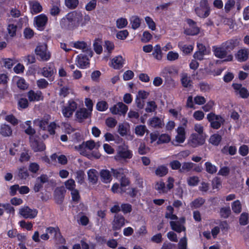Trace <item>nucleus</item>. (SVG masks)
Here are the masks:
<instances>
[{
  "label": "nucleus",
  "instance_id": "nucleus-58",
  "mask_svg": "<svg viewBox=\"0 0 249 249\" xmlns=\"http://www.w3.org/2000/svg\"><path fill=\"white\" fill-rule=\"evenodd\" d=\"M61 11L59 6L57 4H53L52 5L50 9V13L52 16H58Z\"/></svg>",
  "mask_w": 249,
  "mask_h": 249
},
{
  "label": "nucleus",
  "instance_id": "nucleus-19",
  "mask_svg": "<svg viewBox=\"0 0 249 249\" xmlns=\"http://www.w3.org/2000/svg\"><path fill=\"white\" fill-rule=\"evenodd\" d=\"M124 61L121 55H118L111 59L110 66L114 69L119 70L123 67Z\"/></svg>",
  "mask_w": 249,
  "mask_h": 249
},
{
  "label": "nucleus",
  "instance_id": "nucleus-29",
  "mask_svg": "<svg viewBox=\"0 0 249 249\" xmlns=\"http://www.w3.org/2000/svg\"><path fill=\"white\" fill-rule=\"evenodd\" d=\"M0 133L3 137H9L12 134V129L10 125L3 124L0 127Z\"/></svg>",
  "mask_w": 249,
  "mask_h": 249
},
{
  "label": "nucleus",
  "instance_id": "nucleus-28",
  "mask_svg": "<svg viewBox=\"0 0 249 249\" xmlns=\"http://www.w3.org/2000/svg\"><path fill=\"white\" fill-rule=\"evenodd\" d=\"M88 178L92 184H96L98 181L97 171L94 169H89L88 171Z\"/></svg>",
  "mask_w": 249,
  "mask_h": 249
},
{
  "label": "nucleus",
  "instance_id": "nucleus-39",
  "mask_svg": "<svg viewBox=\"0 0 249 249\" xmlns=\"http://www.w3.org/2000/svg\"><path fill=\"white\" fill-rule=\"evenodd\" d=\"M231 209L233 213L239 214L242 211V205L239 200H236L231 203Z\"/></svg>",
  "mask_w": 249,
  "mask_h": 249
},
{
  "label": "nucleus",
  "instance_id": "nucleus-17",
  "mask_svg": "<svg viewBox=\"0 0 249 249\" xmlns=\"http://www.w3.org/2000/svg\"><path fill=\"white\" fill-rule=\"evenodd\" d=\"M91 112L87 110V108L83 107L77 110L75 113V117L79 123H82L85 119L90 117Z\"/></svg>",
  "mask_w": 249,
  "mask_h": 249
},
{
  "label": "nucleus",
  "instance_id": "nucleus-30",
  "mask_svg": "<svg viewBox=\"0 0 249 249\" xmlns=\"http://www.w3.org/2000/svg\"><path fill=\"white\" fill-rule=\"evenodd\" d=\"M170 225L171 229L178 233H180L186 230L185 227L181 225L178 221H171L170 222Z\"/></svg>",
  "mask_w": 249,
  "mask_h": 249
},
{
  "label": "nucleus",
  "instance_id": "nucleus-25",
  "mask_svg": "<svg viewBox=\"0 0 249 249\" xmlns=\"http://www.w3.org/2000/svg\"><path fill=\"white\" fill-rule=\"evenodd\" d=\"M73 47L76 49H83L84 51L86 52L87 54L90 57H92L93 52L90 49L87 48V44L84 41H77L73 44Z\"/></svg>",
  "mask_w": 249,
  "mask_h": 249
},
{
  "label": "nucleus",
  "instance_id": "nucleus-18",
  "mask_svg": "<svg viewBox=\"0 0 249 249\" xmlns=\"http://www.w3.org/2000/svg\"><path fill=\"white\" fill-rule=\"evenodd\" d=\"M27 97L30 102H38L43 99V96L40 90L35 91L33 90H30L27 92Z\"/></svg>",
  "mask_w": 249,
  "mask_h": 249
},
{
  "label": "nucleus",
  "instance_id": "nucleus-64",
  "mask_svg": "<svg viewBox=\"0 0 249 249\" xmlns=\"http://www.w3.org/2000/svg\"><path fill=\"white\" fill-rule=\"evenodd\" d=\"M17 26L14 24H10L8 26L7 31L9 35L11 37H14L16 35Z\"/></svg>",
  "mask_w": 249,
  "mask_h": 249
},
{
  "label": "nucleus",
  "instance_id": "nucleus-13",
  "mask_svg": "<svg viewBox=\"0 0 249 249\" xmlns=\"http://www.w3.org/2000/svg\"><path fill=\"white\" fill-rule=\"evenodd\" d=\"M186 22L189 27L184 30L185 34L188 36H195L199 34L200 29L197 26L196 22L191 18H187Z\"/></svg>",
  "mask_w": 249,
  "mask_h": 249
},
{
  "label": "nucleus",
  "instance_id": "nucleus-51",
  "mask_svg": "<svg viewBox=\"0 0 249 249\" xmlns=\"http://www.w3.org/2000/svg\"><path fill=\"white\" fill-rule=\"evenodd\" d=\"M108 104L105 101H101L97 102L96 107V109L99 111H104L108 108Z\"/></svg>",
  "mask_w": 249,
  "mask_h": 249
},
{
  "label": "nucleus",
  "instance_id": "nucleus-22",
  "mask_svg": "<svg viewBox=\"0 0 249 249\" xmlns=\"http://www.w3.org/2000/svg\"><path fill=\"white\" fill-rule=\"evenodd\" d=\"M107 169H102L100 172L101 180L104 183H110L112 180V175Z\"/></svg>",
  "mask_w": 249,
  "mask_h": 249
},
{
  "label": "nucleus",
  "instance_id": "nucleus-7",
  "mask_svg": "<svg viewBox=\"0 0 249 249\" xmlns=\"http://www.w3.org/2000/svg\"><path fill=\"white\" fill-rule=\"evenodd\" d=\"M35 53L42 61H47L51 58V53L48 51L47 46L46 44L38 45L35 49Z\"/></svg>",
  "mask_w": 249,
  "mask_h": 249
},
{
  "label": "nucleus",
  "instance_id": "nucleus-40",
  "mask_svg": "<svg viewBox=\"0 0 249 249\" xmlns=\"http://www.w3.org/2000/svg\"><path fill=\"white\" fill-rule=\"evenodd\" d=\"M149 124L154 128H161L162 125L161 120L158 117L152 118L149 121Z\"/></svg>",
  "mask_w": 249,
  "mask_h": 249
},
{
  "label": "nucleus",
  "instance_id": "nucleus-15",
  "mask_svg": "<svg viewBox=\"0 0 249 249\" xmlns=\"http://www.w3.org/2000/svg\"><path fill=\"white\" fill-rule=\"evenodd\" d=\"M125 221V219L123 215L121 214H115L112 222V230L115 231L121 230L124 226Z\"/></svg>",
  "mask_w": 249,
  "mask_h": 249
},
{
  "label": "nucleus",
  "instance_id": "nucleus-33",
  "mask_svg": "<svg viewBox=\"0 0 249 249\" xmlns=\"http://www.w3.org/2000/svg\"><path fill=\"white\" fill-rule=\"evenodd\" d=\"M153 57L158 60H161L162 58V53L160 44H157L154 47V50L152 53Z\"/></svg>",
  "mask_w": 249,
  "mask_h": 249
},
{
  "label": "nucleus",
  "instance_id": "nucleus-3",
  "mask_svg": "<svg viewBox=\"0 0 249 249\" xmlns=\"http://www.w3.org/2000/svg\"><path fill=\"white\" fill-rule=\"evenodd\" d=\"M196 15L200 18H205L210 14L211 8L208 3V0H201L199 6L195 9Z\"/></svg>",
  "mask_w": 249,
  "mask_h": 249
},
{
  "label": "nucleus",
  "instance_id": "nucleus-55",
  "mask_svg": "<svg viewBox=\"0 0 249 249\" xmlns=\"http://www.w3.org/2000/svg\"><path fill=\"white\" fill-rule=\"evenodd\" d=\"M85 176V174L83 171L79 170L77 171L75 178L77 182L80 184H83L84 182Z\"/></svg>",
  "mask_w": 249,
  "mask_h": 249
},
{
  "label": "nucleus",
  "instance_id": "nucleus-38",
  "mask_svg": "<svg viewBox=\"0 0 249 249\" xmlns=\"http://www.w3.org/2000/svg\"><path fill=\"white\" fill-rule=\"evenodd\" d=\"M205 170L207 173L213 174L217 171V167L213 164L211 162L207 161L205 163Z\"/></svg>",
  "mask_w": 249,
  "mask_h": 249
},
{
  "label": "nucleus",
  "instance_id": "nucleus-56",
  "mask_svg": "<svg viewBox=\"0 0 249 249\" xmlns=\"http://www.w3.org/2000/svg\"><path fill=\"white\" fill-rule=\"evenodd\" d=\"M94 50L97 54H100L102 53L103 48L100 44L99 39H96L93 43Z\"/></svg>",
  "mask_w": 249,
  "mask_h": 249
},
{
  "label": "nucleus",
  "instance_id": "nucleus-9",
  "mask_svg": "<svg viewBox=\"0 0 249 249\" xmlns=\"http://www.w3.org/2000/svg\"><path fill=\"white\" fill-rule=\"evenodd\" d=\"M205 142V137L203 135H199L197 133L192 134L188 140L189 145L193 148L201 146L204 144Z\"/></svg>",
  "mask_w": 249,
  "mask_h": 249
},
{
  "label": "nucleus",
  "instance_id": "nucleus-50",
  "mask_svg": "<svg viewBox=\"0 0 249 249\" xmlns=\"http://www.w3.org/2000/svg\"><path fill=\"white\" fill-rule=\"evenodd\" d=\"M155 189L160 193H167V189L164 182L160 181L156 183L155 185Z\"/></svg>",
  "mask_w": 249,
  "mask_h": 249
},
{
  "label": "nucleus",
  "instance_id": "nucleus-11",
  "mask_svg": "<svg viewBox=\"0 0 249 249\" xmlns=\"http://www.w3.org/2000/svg\"><path fill=\"white\" fill-rule=\"evenodd\" d=\"M19 213L24 218L33 219L38 213V211L36 209H31L29 206H24L19 209Z\"/></svg>",
  "mask_w": 249,
  "mask_h": 249
},
{
  "label": "nucleus",
  "instance_id": "nucleus-63",
  "mask_svg": "<svg viewBox=\"0 0 249 249\" xmlns=\"http://www.w3.org/2000/svg\"><path fill=\"white\" fill-rule=\"evenodd\" d=\"M5 119L14 126L18 124V120L13 114L6 115Z\"/></svg>",
  "mask_w": 249,
  "mask_h": 249
},
{
  "label": "nucleus",
  "instance_id": "nucleus-12",
  "mask_svg": "<svg viewBox=\"0 0 249 249\" xmlns=\"http://www.w3.org/2000/svg\"><path fill=\"white\" fill-rule=\"evenodd\" d=\"M128 107L123 102H118L110 108V111L112 114L125 115L128 111Z\"/></svg>",
  "mask_w": 249,
  "mask_h": 249
},
{
  "label": "nucleus",
  "instance_id": "nucleus-52",
  "mask_svg": "<svg viewBox=\"0 0 249 249\" xmlns=\"http://www.w3.org/2000/svg\"><path fill=\"white\" fill-rule=\"evenodd\" d=\"M119 156L124 159H130L132 157L133 154L131 150H121L119 152Z\"/></svg>",
  "mask_w": 249,
  "mask_h": 249
},
{
  "label": "nucleus",
  "instance_id": "nucleus-61",
  "mask_svg": "<svg viewBox=\"0 0 249 249\" xmlns=\"http://www.w3.org/2000/svg\"><path fill=\"white\" fill-rule=\"evenodd\" d=\"M188 184L191 186H197L199 182L198 177L197 176L190 177L187 180Z\"/></svg>",
  "mask_w": 249,
  "mask_h": 249
},
{
  "label": "nucleus",
  "instance_id": "nucleus-32",
  "mask_svg": "<svg viewBox=\"0 0 249 249\" xmlns=\"http://www.w3.org/2000/svg\"><path fill=\"white\" fill-rule=\"evenodd\" d=\"M222 139L221 135L215 133L210 136L209 142L214 146H218L221 142Z\"/></svg>",
  "mask_w": 249,
  "mask_h": 249
},
{
  "label": "nucleus",
  "instance_id": "nucleus-23",
  "mask_svg": "<svg viewBox=\"0 0 249 249\" xmlns=\"http://www.w3.org/2000/svg\"><path fill=\"white\" fill-rule=\"evenodd\" d=\"M249 52L247 49H241L239 50L235 56L238 61L245 62L248 59Z\"/></svg>",
  "mask_w": 249,
  "mask_h": 249
},
{
  "label": "nucleus",
  "instance_id": "nucleus-2",
  "mask_svg": "<svg viewBox=\"0 0 249 249\" xmlns=\"http://www.w3.org/2000/svg\"><path fill=\"white\" fill-rule=\"evenodd\" d=\"M240 41V39L235 36L223 42L219 46H213L214 55L218 58H224V62L233 61V55L231 52L239 46Z\"/></svg>",
  "mask_w": 249,
  "mask_h": 249
},
{
  "label": "nucleus",
  "instance_id": "nucleus-27",
  "mask_svg": "<svg viewBox=\"0 0 249 249\" xmlns=\"http://www.w3.org/2000/svg\"><path fill=\"white\" fill-rule=\"evenodd\" d=\"M221 152L224 155L233 156L236 154L237 148L234 145L228 146V145H226L221 149Z\"/></svg>",
  "mask_w": 249,
  "mask_h": 249
},
{
  "label": "nucleus",
  "instance_id": "nucleus-34",
  "mask_svg": "<svg viewBox=\"0 0 249 249\" xmlns=\"http://www.w3.org/2000/svg\"><path fill=\"white\" fill-rule=\"evenodd\" d=\"M205 202V199L202 197H198L194 199L191 203V208L197 209L202 206Z\"/></svg>",
  "mask_w": 249,
  "mask_h": 249
},
{
  "label": "nucleus",
  "instance_id": "nucleus-10",
  "mask_svg": "<svg viewBox=\"0 0 249 249\" xmlns=\"http://www.w3.org/2000/svg\"><path fill=\"white\" fill-rule=\"evenodd\" d=\"M56 70L53 63H49L41 70L42 75L44 77L47 78L51 82L54 80V77L53 75L56 73Z\"/></svg>",
  "mask_w": 249,
  "mask_h": 249
},
{
  "label": "nucleus",
  "instance_id": "nucleus-21",
  "mask_svg": "<svg viewBox=\"0 0 249 249\" xmlns=\"http://www.w3.org/2000/svg\"><path fill=\"white\" fill-rule=\"evenodd\" d=\"M89 59L87 55L80 54L77 56L76 60L77 66L81 69H85L89 65L88 62Z\"/></svg>",
  "mask_w": 249,
  "mask_h": 249
},
{
  "label": "nucleus",
  "instance_id": "nucleus-4",
  "mask_svg": "<svg viewBox=\"0 0 249 249\" xmlns=\"http://www.w3.org/2000/svg\"><path fill=\"white\" fill-rule=\"evenodd\" d=\"M207 119L210 123V126L214 129H219L225 122V119L220 115H216L213 112L207 114Z\"/></svg>",
  "mask_w": 249,
  "mask_h": 249
},
{
  "label": "nucleus",
  "instance_id": "nucleus-57",
  "mask_svg": "<svg viewBox=\"0 0 249 249\" xmlns=\"http://www.w3.org/2000/svg\"><path fill=\"white\" fill-rule=\"evenodd\" d=\"M131 24L132 28L136 30L141 25V19L138 17H133L131 19Z\"/></svg>",
  "mask_w": 249,
  "mask_h": 249
},
{
  "label": "nucleus",
  "instance_id": "nucleus-24",
  "mask_svg": "<svg viewBox=\"0 0 249 249\" xmlns=\"http://www.w3.org/2000/svg\"><path fill=\"white\" fill-rule=\"evenodd\" d=\"M46 231L47 232L48 234H54V238H58L59 239H61L62 240L63 242H65V239L62 235L58 227H56L55 228L53 227H49L47 228Z\"/></svg>",
  "mask_w": 249,
  "mask_h": 249
},
{
  "label": "nucleus",
  "instance_id": "nucleus-48",
  "mask_svg": "<svg viewBox=\"0 0 249 249\" xmlns=\"http://www.w3.org/2000/svg\"><path fill=\"white\" fill-rule=\"evenodd\" d=\"M65 5L70 9H75L79 4L78 0H65Z\"/></svg>",
  "mask_w": 249,
  "mask_h": 249
},
{
  "label": "nucleus",
  "instance_id": "nucleus-26",
  "mask_svg": "<svg viewBox=\"0 0 249 249\" xmlns=\"http://www.w3.org/2000/svg\"><path fill=\"white\" fill-rule=\"evenodd\" d=\"M111 172L112 174V176L117 179L121 178L123 177L127 173V170L123 168L117 169L111 168Z\"/></svg>",
  "mask_w": 249,
  "mask_h": 249
},
{
  "label": "nucleus",
  "instance_id": "nucleus-53",
  "mask_svg": "<svg viewBox=\"0 0 249 249\" xmlns=\"http://www.w3.org/2000/svg\"><path fill=\"white\" fill-rule=\"evenodd\" d=\"M231 213L230 207H222L220 210V214L221 217L227 218Z\"/></svg>",
  "mask_w": 249,
  "mask_h": 249
},
{
  "label": "nucleus",
  "instance_id": "nucleus-20",
  "mask_svg": "<svg viewBox=\"0 0 249 249\" xmlns=\"http://www.w3.org/2000/svg\"><path fill=\"white\" fill-rule=\"evenodd\" d=\"M30 9L32 14H37L42 11L43 8L40 3L37 0H32L29 2Z\"/></svg>",
  "mask_w": 249,
  "mask_h": 249
},
{
  "label": "nucleus",
  "instance_id": "nucleus-1",
  "mask_svg": "<svg viewBox=\"0 0 249 249\" xmlns=\"http://www.w3.org/2000/svg\"><path fill=\"white\" fill-rule=\"evenodd\" d=\"M89 15L84 17L81 12L72 11L69 12L60 20L61 28L65 30L73 31L79 27L85 26L90 21Z\"/></svg>",
  "mask_w": 249,
  "mask_h": 249
},
{
  "label": "nucleus",
  "instance_id": "nucleus-49",
  "mask_svg": "<svg viewBox=\"0 0 249 249\" xmlns=\"http://www.w3.org/2000/svg\"><path fill=\"white\" fill-rule=\"evenodd\" d=\"M239 223L241 225L245 226L249 223V214L247 213H243L239 218Z\"/></svg>",
  "mask_w": 249,
  "mask_h": 249
},
{
  "label": "nucleus",
  "instance_id": "nucleus-59",
  "mask_svg": "<svg viewBox=\"0 0 249 249\" xmlns=\"http://www.w3.org/2000/svg\"><path fill=\"white\" fill-rule=\"evenodd\" d=\"M145 21L149 29L152 31L156 30V24L151 17L148 16L146 17L145 18Z\"/></svg>",
  "mask_w": 249,
  "mask_h": 249
},
{
  "label": "nucleus",
  "instance_id": "nucleus-6",
  "mask_svg": "<svg viewBox=\"0 0 249 249\" xmlns=\"http://www.w3.org/2000/svg\"><path fill=\"white\" fill-rule=\"evenodd\" d=\"M48 21L47 16L44 14H41L34 18V25L39 31L45 30Z\"/></svg>",
  "mask_w": 249,
  "mask_h": 249
},
{
  "label": "nucleus",
  "instance_id": "nucleus-42",
  "mask_svg": "<svg viewBox=\"0 0 249 249\" xmlns=\"http://www.w3.org/2000/svg\"><path fill=\"white\" fill-rule=\"evenodd\" d=\"M75 149L78 151L81 155L87 157L88 152L86 150V147L85 144V142H83L79 145L75 146Z\"/></svg>",
  "mask_w": 249,
  "mask_h": 249
},
{
  "label": "nucleus",
  "instance_id": "nucleus-46",
  "mask_svg": "<svg viewBox=\"0 0 249 249\" xmlns=\"http://www.w3.org/2000/svg\"><path fill=\"white\" fill-rule=\"evenodd\" d=\"M157 108V105L154 101H149L147 103V107L145 110L147 113H151L155 111Z\"/></svg>",
  "mask_w": 249,
  "mask_h": 249
},
{
  "label": "nucleus",
  "instance_id": "nucleus-54",
  "mask_svg": "<svg viewBox=\"0 0 249 249\" xmlns=\"http://www.w3.org/2000/svg\"><path fill=\"white\" fill-rule=\"evenodd\" d=\"M171 140L170 137L166 134L160 135L158 140L157 143L160 144L164 143L169 142Z\"/></svg>",
  "mask_w": 249,
  "mask_h": 249
},
{
  "label": "nucleus",
  "instance_id": "nucleus-62",
  "mask_svg": "<svg viewBox=\"0 0 249 249\" xmlns=\"http://www.w3.org/2000/svg\"><path fill=\"white\" fill-rule=\"evenodd\" d=\"M235 1L234 0H228L225 4V11L226 13H228L231 9L234 6Z\"/></svg>",
  "mask_w": 249,
  "mask_h": 249
},
{
  "label": "nucleus",
  "instance_id": "nucleus-35",
  "mask_svg": "<svg viewBox=\"0 0 249 249\" xmlns=\"http://www.w3.org/2000/svg\"><path fill=\"white\" fill-rule=\"evenodd\" d=\"M64 198L63 191L62 189H56L54 192V198L57 204H61Z\"/></svg>",
  "mask_w": 249,
  "mask_h": 249
},
{
  "label": "nucleus",
  "instance_id": "nucleus-36",
  "mask_svg": "<svg viewBox=\"0 0 249 249\" xmlns=\"http://www.w3.org/2000/svg\"><path fill=\"white\" fill-rule=\"evenodd\" d=\"M18 176L21 179H25L28 177L29 173L26 167L22 166L18 169Z\"/></svg>",
  "mask_w": 249,
  "mask_h": 249
},
{
  "label": "nucleus",
  "instance_id": "nucleus-47",
  "mask_svg": "<svg viewBox=\"0 0 249 249\" xmlns=\"http://www.w3.org/2000/svg\"><path fill=\"white\" fill-rule=\"evenodd\" d=\"M18 109L21 110L27 108L29 106L28 100L25 98H20L18 102Z\"/></svg>",
  "mask_w": 249,
  "mask_h": 249
},
{
  "label": "nucleus",
  "instance_id": "nucleus-14",
  "mask_svg": "<svg viewBox=\"0 0 249 249\" xmlns=\"http://www.w3.org/2000/svg\"><path fill=\"white\" fill-rule=\"evenodd\" d=\"M178 71L173 66L165 67L160 72V75L164 77L166 81H173L172 77L177 74Z\"/></svg>",
  "mask_w": 249,
  "mask_h": 249
},
{
  "label": "nucleus",
  "instance_id": "nucleus-31",
  "mask_svg": "<svg viewBox=\"0 0 249 249\" xmlns=\"http://www.w3.org/2000/svg\"><path fill=\"white\" fill-rule=\"evenodd\" d=\"M34 123L38 126L40 129L45 131L47 130L49 122L48 119H36L34 121Z\"/></svg>",
  "mask_w": 249,
  "mask_h": 249
},
{
  "label": "nucleus",
  "instance_id": "nucleus-43",
  "mask_svg": "<svg viewBox=\"0 0 249 249\" xmlns=\"http://www.w3.org/2000/svg\"><path fill=\"white\" fill-rule=\"evenodd\" d=\"M146 131L147 129L144 125H138L136 126L135 129V134L139 136H143Z\"/></svg>",
  "mask_w": 249,
  "mask_h": 249
},
{
  "label": "nucleus",
  "instance_id": "nucleus-37",
  "mask_svg": "<svg viewBox=\"0 0 249 249\" xmlns=\"http://www.w3.org/2000/svg\"><path fill=\"white\" fill-rule=\"evenodd\" d=\"M168 168L166 166L160 165L158 166L155 170V174L157 176L162 177L168 173Z\"/></svg>",
  "mask_w": 249,
  "mask_h": 249
},
{
  "label": "nucleus",
  "instance_id": "nucleus-60",
  "mask_svg": "<svg viewBox=\"0 0 249 249\" xmlns=\"http://www.w3.org/2000/svg\"><path fill=\"white\" fill-rule=\"evenodd\" d=\"M199 87L200 90L203 92H208L211 89V86L206 82H200L199 84Z\"/></svg>",
  "mask_w": 249,
  "mask_h": 249
},
{
  "label": "nucleus",
  "instance_id": "nucleus-5",
  "mask_svg": "<svg viewBox=\"0 0 249 249\" xmlns=\"http://www.w3.org/2000/svg\"><path fill=\"white\" fill-rule=\"evenodd\" d=\"M30 146L35 152H43L46 149V145L38 136L29 137Z\"/></svg>",
  "mask_w": 249,
  "mask_h": 249
},
{
  "label": "nucleus",
  "instance_id": "nucleus-8",
  "mask_svg": "<svg viewBox=\"0 0 249 249\" xmlns=\"http://www.w3.org/2000/svg\"><path fill=\"white\" fill-rule=\"evenodd\" d=\"M77 107V104L72 99L68 102L67 106H63L62 107V113L65 118H69L72 116L73 112Z\"/></svg>",
  "mask_w": 249,
  "mask_h": 249
},
{
  "label": "nucleus",
  "instance_id": "nucleus-45",
  "mask_svg": "<svg viewBox=\"0 0 249 249\" xmlns=\"http://www.w3.org/2000/svg\"><path fill=\"white\" fill-rule=\"evenodd\" d=\"M195 165V163L191 162H184L182 164L181 168L179 170L180 172H184L185 171H190Z\"/></svg>",
  "mask_w": 249,
  "mask_h": 249
},
{
  "label": "nucleus",
  "instance_id": "nucleus-41",
  "mask_svg": "<svg viewBox=\"0 0 249 249\" xmlns=\"http://www.w3.org/2000/svg\"><path fill=\"white\" fill-rule=\"evenodd\" d=\"M178 46L185 54L190 53L194 49V47L192 45H182L180 42L178 43Z\"/></svg>",
  "mask_w": 249,
  "mask_h": 249
},
{
  "label": "nucleus",
  "instance_id": "nucleus-44",
  "mask_svg": "<svg viewBox=\"0 0 249 249\" xmlns=\"http://www.w3.org/2000/svg\"><path fill=\"white\" fill-rule=\"evenodd\" d=\"M181 82L182 86L184 88L190 87L192 82L190 77H188L186 74H184L181 78Z\"/></svg>",
  "mask_w": 249,
  "mask_h": 249
},
{
  "label": "nucleus",
  "instance_id": "nucleus-16",
  "mask_svg": "<svg viewBox=\"0 0 249 249\" xmlns=\"http://www.w3.org/2000/svg\"><path fill=\"white\" fill-rule=\"evenodd\" d=\"M232 87L234 89L235 94H239L242 98L246 99L249 97V91L247 88L242 87L241 84L233 83Z\"/></svg>",
  "mask_w": 249,
  "mask_h": 249
}]
</instances>
